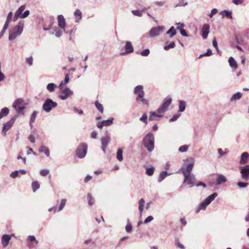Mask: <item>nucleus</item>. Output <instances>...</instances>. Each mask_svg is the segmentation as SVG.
Returning <instances> with one entry per match:
<instances>
[{
    "mask_svg": "<svg viewBox=\"0 0 249 249\" xmlns=\"http://www.w3.org/2000/svg\"><path fill=\"white\" fill-rule=\"evenodd\" d=\"M24 26V21H20L13 29L9 31L8 39L12 41L19 36L22 33Z\"/></svg>",
    "mask_w": 249,
    "mask_h": 249,
    "instance_id": "obj_1",
    "label": "nucleus"
},
{
    "mask_svg": "<svg viewBox=\"0 0 249 249\" xmlns=\"http://www.w3.org/2000/svg\"><path fill=\"white\" fill-rule=\"evenodd\" d=\"M154 135L149 132L147 133L142 140L143 146L149 152H152L154 149Z\"/></svg>",
    "mask_w": 249,
    "mask_h": 249,
    "instance_id": "obj_2",
    "label": "nucleus"
},
{
    "mask_svg": "<svg viewBox=\"0 0 249 249\" xmlns=\"http://www.w3.org/2000/svg\"><path fill=\"white\" fill-rule=\"evenodd\" d=\"M134 93L137 95L136 100L137 101H141L143 104L147 103L146 99L143 98L144 95V92L143 90V88L141 85H138L136 86L134 90Z\"/></svg>",
    "mask_w": 249,
    "mask_h": 249,
    "instance_id": "obj_3",
    "label": "nucleus"
},
{
    "mask_svg": "<svg viewBox=\"0 0 249 249\" xmlns=\"http://www.w3.org/2000/svg\"><path fill=\"white\" fill-rule=\"evenodd\" d=\"M172 99L171 97H167L163 101L161 106L157 110V112L158 114H164L167 111L168 108L171 105Z\"/></svg>",
    "mask_w": 249,
    "mask_h": 249,
    "instance_id": "obj_4",
    "label": "nucleus"
},
{
    "mask_svg": "<svg viewBox=\"0 0 249 249\" xmlns=\"http://www.w3.org/2000/svg\"><path fill=\"white\" fill-rule=\"evenodd\" d=\"M57 106L56 102L53 101V100L50 98L47 99L42 106V109L46 112L49 113L53 108H55Z\"/></svg>",
    "mask_w": 249,
    "mask_h": 249,
    "instance_id": "obj_5",
    "label": "nucleus"
},
{
    "mask_svg": "<svg viewBox=\"0 0 249 249\" xmlns=\"http://www.w3.org/2000/svg\"><path fill=\"white\" fill-rule=\"evenodd\" d=\"M12 106L18 112L22 111L25 108L24 100L21 98L16 99L13 103Z\"/></svg>",
    "mask_w": 249,
    "mask_h": 249,
    "instance_id": "obj_6",
    "label": "nucleus"
},
{
    "mask_svg": "<svg viewBox=\"0 0 249 249\" xmlns=\"http://www.w3.org/2000/svg\"><path fill=\"white\" fill-rule=\"evenodd\" d=\"M73 94V91L70 89V88L66 87L62 89L59 97L62 100H66L69 97H71Z\"/></svg>",
    "mask_w": 249,
    "mask_h": 249,
    "instance_id": "obj_7",
    "label": "nucleus"
},
{
    "mask_svg": "<svg viewBox=\"0 0 249 249\" xmlns=\"http://www.w3.org/2000/svg\"><path fill=\"white\" fill-rule=\"evenodd\" d=\"M88 150V145L85 143H82L76 150V155L79 158H83L86 155Z\"/></svg>",
    "mask_w": 249,
    "mask_h": 249,
    "instance_id": "obj_8",
    "label": "nucleus"
},
{
    "mask_svg": "<svg viewBox=\"0 0 249 249\" xmlns=\"http://www.w3.org/2000/svg\"><path fill=\"white\" fill-rule=\"evenodd\" d=\"M184 178L183 182V184L190 185L192 187L194 185L196 181V178L194 174L183 175Z\"/></svg>",
    "mask_w": 249,
    "mask_h": 249,
    "instance_id": "obj_9",
    "label": "nucleus"
},
{
    "mask_svg": "<svg viewBox=\"0 0 249 249\" xmlns=\"http://www.w3.org/2000/svg\"><path fill=\"white\" fill-rule=\"evenodd\" d=\"M164 30L163 26H159L156 27H153L149 31V35L150 37H156L160 35Z\"/></svg>",
    "mask_w": 249,
    "mask_h": 249,
    "instance_id": "obj_10",
    "label": "nucleus"
},
{
    "mask_svg": "<svg viewBox=\"0 0 249 249\" xmlns=\"http://www.w3.org/2000/svg\"><path fill=\"white\" fill-rule=\"evenodd\" d=\"M25 9V5H23L20 6L15 13H16V16H18L20 18H27L30 14V11L29 10H26L24 13H23Z\"/></svg>",
    "mask_w": 249,
    "mask_h": 249,
    "instance_id": "obj_11",
    "label": "nucleus"
},
{
    "mask_svg": "<svg viewBox=\"0 0 249 249\" xmlns=\"http://www.w3.org/2000/svg\"><path fill=\"white\" fill-rule=\"evenodd\" d=\"M239 169L242 178L246 180H248L249 179V165L240 166Z\"/></svg>",
    "mask_w": 249,
    "mask_h": 249,
    "instance_id": "obj_12",
    "label": "nucleus"
},
{
    "mask_svg": "<svg viewBox=\"0 0 249 249\" xmlns=\"http://www.w3.org/2000/svg\"><path fill=\"white\" fill-rule=\"evenodd\" d=\"M111 140L110 137L107 135L101 138L102 149L104 153H106V150L107 146Z\"/></svg>",
    "mask_w": 249,
    "mask_h": 249,
    "instance_id": "obj_13",
    "label": "nucleus"
},
{
    "mask_svg": "<svg viewBox=\"0 0 249 249\" xmlns=\"http://www.w3.org/2000/svg\"><path fill=\"white\" fill-rule=\"evenodd\" d=\"M194 166V163H191L189 164L186 168H181L178 171V173H182L183 175H190L192 174L191 172Z\"/></svg>",
    "mask_w": 249,
    "mask_h": 249,
    "instance_id": "obj_14",
    "label": "nucleus"
},
{
    "mask_svg": "<svg viewBox=\"0 0 249 249\" xmlns=\"http://www.w3.org/2000/svg\"><path fill=\"white\" fill-rule=\"evenodd\" d=\"M14 234H4L1 237V244L3 248H6L9 244L11 237Z\"/></svg>",
    "mask_w": 249,
    "mask_h": 249,
    "instance_id": "obj_15",
    "label": "nucleus"
},
{
    "mask_svg": "<svg viewBox=\"0 0 249 249\" xmlns=\"http://www.w3.org/2000/svg\"><path fill=\"white\" fill-rule=\"evenodd\" d=\"M57 18L59 26L63 30L65 33H67V32L65 31V28L66 25V21L63 16L61 15H59Z\"/></svg>",
    "mask_w": 249,
    "mask_h": 249,
    "instance_id": "obj_16",
    "label": "nucleus"
},
{
    "mask_svg": "<svg viewBox=\"0 0 249 249\" xmlns=\"http://www.w3.org/2000/svg\"><path fill=\"white\" fill-rule=\"evenodd\" d=\"M210 25L208 24H205L203 25L202 28V36L205 39L208 37L209 33Z\"/></svg>",
    "mask_w": 249,
    "mask_h": 249,
    "instance_id": "obj_17",
    "label": "nucleus"
},
{
    "mask_svg": "<svg viewBox=\"0 0 249 249\" xmlns=\"http://www.w3.org/2000/svg\"><path fill=\"white\" fill-rule=\"evenodd\" d=\"M249 158V154L247 152H243L241 156V158L239 161L240 164H245L247 162L248 158Z\"/></svg>",
    "mask_w": 249,
    "mask_h": 249,
    "instance_id": "obj_18",
    "label": "nucleus"
},
{
    "mask_svg": "<svg viewBox=\"0 0 249 249\" xmlns=\"http://www.w3.org/2000/svg\"><path fill=\"white\" fill-rule=\"evenodd\" d=\"M74 16L75 18V22H79L82 18V13L79 9H77L74 13Z\"/></svg>",
    "mask_w": 249,
    "mask_h": 249,
    "instance_id": "obj_19",
    "label": "nucleus"
},
{
    "mask_svg": "<svg viewBox=\"0 0 249 249\" xmlns=\"http://www.w3.org/2000/svg\"><path fill=\"white\" fill-rule=\"evenodd\" d=\"M227 181L226 178L224 175H219L216 179V185H219Z\"/></svg>",
    "mask_w": 249,
    "mask_h": 249,
    "instance_id": "obj_20",
    "label": "nucleus"
},
{
    "mask_svg": "<svg viewBox=\"0 0 249 249\" xmlns=\"http://www.w3.org/2000/svg\"><path fill=\"white\" fill-rule=\"evenodd\" d=\"M134 51L133 47L131 42L129 41H126L125 46V51L126 53H131Z\"/></svg>",
    "mask_w": 249,
    "mask_h": 249,
    "instance_id": "obj_21",
    "label": "nucleus"
},
{
    "mask_svg": "<svg viewBox=\"0 0 249 249\" xmlns=\"http://www.w3.org/2000/svg\"><path fill=\"white\" fill-rule=\"evenodd\" d=\"M14 122V120L13 121H10L9 122H8L5 123L3 124V126L2 131L4 132H6L8 130H9L10 128L12 127V124H13Z\"/></svg>",
    "mask_w": 249,
    "mask_h": 249,
    "instance_id": "obj_22",
    "label": "nucleus"
},
{
    "mask_svg": "<svg viewBox=\"0 0 249 249\" xmlns=\"http://www.w3.org/2000/svg\"><path fill=\"white\" fill-rule=\"evenodd\" d=\"M228 61L229 63L230 66H231V68H232V69H236L237 68V67H238L237 63L232 57H231V56L229 58Z\"/></svg>",
    "mask_w": 249,
    "mask_h": 249,
    "instance_id": "obj_23",
    "label": "nucleus"
},
{
    "mask_svg": "<svg viewBox=\"0 0 249 249\" xmlns=\"http://www.w3.org/2000/svg\"><path fill=\"white\" fill-rule=\"evenodd\" d=\"M186 103L183 100L179 101V105H178V110L179 112H182L184 111L186 108Z\"/></svg>",
    "mask_w": 249,
    "mask_h": 249,
    "instance_id": "obj_24",
    "label": "nucleus"
},
{
    "mask_svg": "<svg viewBox=\"0 0 249 249\" xmlns=\"http://www.w3.org/2000/svg\"><path fill=\"white\" fill-rule=\"evenodd\" d=\"M38 150L40 153H44L47 157H49L50 151L47 146L42 145L40 147Z\"/></svg>",
    "mask_w": 249,
    "mask_h": 249,
    "instance_id": "obj_25",
    "label": "nucleus"
},
{
    "mask_svg": "<svg viewBox=\"0 0 249 249\" xmlns=\"http://www.w3.org/2000/svg\"><path fill=\"white\" fill-rule=\"evenodd\" d=\"M166 34L169 35L170 38L173 37L174 36L177 34V32L174 26H172L166 32Z\"/></svg>",
    "mask_w": 249,
    "mask_h": 249,
    "instance_id": "obj_26",
    "label": "nucleus"
},
{
    "mask_svg": "<svg viewBox=\"0 0 249 249\" xmlns=\"http://www.w3.org/2000/svg\"><path fill=\"white\" fill-rule=\"evenodd\" d=\"M242 96V93L240 92H237L234 93L231 98L230 101L233 102L240 99Z\"/></svg>",
    "mask_w": 249,
    "mask_h": 249,
    "instance_id": "obj_27",
    "label": "nucleus"
},
{
    "mask_svg": "<svg viewBox=\"0 0 249 249\" xmlns=\"http://www.w3.org/2000/svg\"><path fill=\"white\" fill-rule=\"evenodd\" d=\"M209 205V204L206 202L205 200H204L203 202H202L200 204L198 208V209L196 211V212L198 213L200 210H204L206 209L207 206Z\"/></svg>",
    "mask_w": 249,
    "mask_h": 249,
    "instance_id": "obj_28",
    "label": "nucleus"
},
{
    "mask_svg": "<svg viewBox=\"0 0 249 249\" xmlns=\"http://www.w3.org/2000/svg\"><path fill=\"white\" fill-rule=\"evenodd\" d=\"M170 175V174H168L167 171H163L161 172L158 178V181L159 182H161L167 176Z\"/></svg>",
    "mask_w": 249,
    "mask_h": 249,
    "instance_id": "obj_29",
    "label": "nucleus"
},
{
    "mask_svg": "<svg viewBox=\"0 0 249 249\" xmlns=\"http://www.w3.org/2000/svg\"><path fill=\"white\" fill-rule=\"evenodd\" d=\"M217 196L218 194L217 193H214L207 197L205 200L210 204L211 202L213 201Z\"/></svg>",
    "mask_w": 249,
    "mask_h": 249,
    "instance_id": "obj_30",
    "label": "nucleus"
},
{
    "mask_svg": "<svg viewBox=\"0 0 249 249\" xmlns=\"http://www.w3.org/2000/svg\"><path fill=\"white\" fill-rule=\"evenodd\" d=\"M139 210L140 211V213L141 215H142V213L143 210V207L145 204V201L143 198H141L139 202Z\"/></svg>",
    "mask_w": 249,
    "mask_h": 249,
    "instance_id": "obj_31",
    "label": "nucleus"
},
{
    "mask_svg": "<svg viewBox=\"0 0 249 249\" xmlns=\"http://www.w3.org/2000/svg\"><path fill=\"white\" fill-rule=\"evenodd\" d=\"M165 44L166 45L163 47L165 51H168L170 49L174 48L176 46L174 42H171L169 44H168V42H166Z\"/></svg>",
    "mask_w": 249,
    "mask_h": 249,
    "instance_id": "obj_32",
    "label": "nucleus"
},
{
    "mask_svg": "<svg viewBox=\"0 0 249 249\" xmlns=\"http://www.w3.org/2000/svg\"><path fill=\"white\" fill-rule=\"evenodd\" d=\"M40 187V184L37 181H34L32 183L33 191L36 192Z\"/></svg>",
    "mask_w": 249,
    "mask_h": 249,
    "instance_id": "obj_33",
    "label": "nucleus"
},
{
    "mask_svg": "<svg viewBox=\"0 0 249 249\" xmlns=\"http://www.w3.org/2000/svg\"><path fill=\"white\" fill-rule=\"evenodd\" d=\"M37 114V112L34 111L33 112V113L31 116V118L30 119V125L31 127H33L32 124L35 122Z\"/></svg>",
    "mask_w": 249,
    "mask_h": 249,
    "instance_id": "obj_34",
    "label": "nucleus"
},
{
    "mask_svg": "<svg viewBox=\"0 0 249 249\" xmlns=\"http://www.w3.org/2000/svg\"><path fill=\"white\" fill-rule=\"evenodd\" d=\"M150 114L149 120H153V117H161L163 116V114H158L157 110L155 112L150 111Z\"/></svg>",
    "mask_w": 249,
    "mask_h": 249,
    "instance_id": "obj_35",
    "label": "nucleus"
},
{
    "mask_svg": "<svg viewBox=\"0 0 249 249\" xmlns=\"http://www.w3.org/2000/svg\"><path fill=\"white\" fill-rule=\"evenodd\" d=\"M57 87L56 85L54 83H49L47 86L46 89H47L51 92H52L54 91V89Z\"/></svg>",
    "mask_w": 249,
    "mask_h": 249,
    "instance_id": "obj_36",
    "label": "nucleus"
},
{
    "mask_svg": "<svg viewBox=\"0 0 249 249\" xmlns=\"http://www.w3.org/2000/svg\"><path fill=\"white\" fill-rule=\"evenodd\" d=\"M116 158L117 160L121 161L123 160V150L122 149H119L117 151Z\"/></svg>",
    "mask_w": 249,
    "mask_h": 249,
    "instance_id": "obj_37",
    "label": "nucleus"
},
{
    "mask_svg": "<svg viewBox=\"0 0 249 249\" xmlns=\"http://www.w3.org/2000/svg\"><path fill=\"white\" fill-rule=\"evenodd\" d=\"M220 14L222 15L223 16V17H227L229 18H232V15H231V12L230 11L226 10L221 11L220 12Z\"/></svg>",
    "mask_w": 249,
    "mask_h": 249,
    "instance_id": "obj_38",
    "label": "nucleus"
},
{
    "mask_svg": "<svg viewBox=\"0 0 249 249\" xmlns=\"http://www.w3.org/2000/svg\"><path fill=\"white\" fill-rule=\"evenodd\" d=\"M9 112V110L7 107H4L1 109L0 112V116H1V117H4L8 114Z\"/></svg>",
    "mask_w": 249,
    "mask_h": 249,
    "instance_id": "obj_39",
    "label": "nucleus"
},
{
    "mask_svg": "<svg viewBox=\"0 0 249 249\" xmlns=\"http://www.w3.org/2000/svg\"><path fill=\"white\" fill-rule=\"evenodd\" d=\"M114 118L112 117L109 118L108 119L103 121L105 126H109L113 124Z\"/></svg>",
    "mask_w": 249,
    "mask_h": 249,
    "instance_id": "obj_40",
    "label": "nucleus"
},
{
    "mask_svg": "<svg viewBox=\"0 0 249 249\" xmlns=\"http://www.w3.org/2000/svg\"><path fill=\"white\" fill-rule=\"evenodd\" d=\"M155 168L153 167L150 168H146V174L149 176L153 175Z\"/></svg>",
    "mask_w": 249,
    "mask_h": 249,
    "instance_id": "obj_41",
    "label": "nucleus"
},
{
    "mask_svg": "<svg viewBox=\"0 0 249 249\" xmlns=\"http://www.w3.org/2000/svg\"><path fill=\"white\" fill-rule=\"evenodd\" d=\"M95 105L97 109L101 113H103L104 111V107L103 105L98 101L95 102Z\"/></svg>",
    "mask_w": 249,
    "mask_h": 249,
    "instance_id": "obj_42",
    "label": "nucleus"
},
{
    "mask_svg": "<svg viewBox=\"0 0 249 249\" xmlns=\"http://www.w3.org/2000/svg\"><path fill=\"white\" fill-rule=\"evenodd\" d=\"M66 200H67L66 199H62L61 200V203H60V205L58 207V212H60L63 210V209L64 208V207L65 206Z\"/></svg>",
    "mask_w": 249,
    "mask_h": 249,
    "instance_id": "obj_43",
    "label": "nucleus"
},
{
    "mask_svg": "<svg viewBox=\"0 0 249 249\" xmlns=\"http://www.w3.org/2000/svg\"><path fill=\"white\" fill-rule=\"evenodd\" d=\"M70 80V78H69V73H67L65 75V80H64V81H62L59 85V86L58 87V88H60V87L64 84H67L69 81Z\"/></svg>",
    "mask_w": 249,
    "mask_h": 249,
    "instance_id": "obj_44",
    "label": "nucleus"
},
{
    "mask_svg": "<svg viewBox=\"0 0 249 249\" xmlns=\"http://www.w3.org/2000/svg\"><path fill=\"white\" fill-rule=\"evenodd\" d=\"M87 198L89 205L90 206L94 204V200L91 196V195L89 193H88L87 195Z\"/></svg>",
    "mask_w": 249,
    "mask_h": 249,
    "instance_id": "obj_45",
    "label": "nucleus"
},
{
    "mask_svg": "<svg viewBox=\"0 0 249 249\" xmlns=\"http://www.w3.org/2000/svg\"><path fill=\"white\" fill-rule=\"evenodd\" d=\"M188 4V2L186 0H180L179 2L177 4L176 7H180L186 6Z\"/></svg>",
    "mask_w": 249,
    "mask_h": 249,
    "instance_id": "obj_46",
    "label": "nucleus"
},
{
    "mask_svg": "<svg viewBox=\"0 0 249 249\" xmlns=\"http://www.w3.org/2000/svg\"><path fill=\"white\" fill-rule=\"evenodd\" d=\"M189 146L187 145H184L182 146H181L179 149L178 151L180 152L183 153L186 152L188 149Z\"/></svg>",
    "mask_w": 249,
    "mask_h": 249,
    "instance_id": "obj_47",
    "label": "nucleus"
},
{
    "mask_svg": "<svg viewBox=\"0 0 249 249\" xmlns=\"http://www.w3.org/2000/svg\"><path fill=\"white\" fill-rule=\"evenodd\" d=\"M132 13L136 16L141 17L142 16V11L139 10H132Z\"/></svg>",
    "mask_w": 249,
    "mask_h": 249,
    "instance_id": "obj_48",
    "label": "nucleus"
},
{
    "mask_svg": "<svg viewBox=\"0 0 249 249\" xmlns=\"http://www.w3.org/2000/svg\"><path fill=\"white\" fill-rule=\"evenodd\" d=\"M49 174V170L48 169H43L40 171V174L41 176L45 177Z\"/></svg>",
    "mask_w": 249,
    "mask_h": 249,
    "instance_id": "obj_49",
    "label": "nucleus"
},
{
    "mask_svg": "<svg viewBox=\"0 0 249 249\" xmlns=\"http://www.w3.org/2000/svg\"><path fill=\"white\" fill-rule=\"evenodd\" d=\"M28 239L30 242H35L36 244H37L38 243V241L36 239L35 236L34 235H29Z\"/></svg>",
    "mask_w": 249,
    "mask_h": 249,
    "instance_id": "obj_50",
    "label": "nucleus"
},
{
    "mask_svg": "<svg viewBox=\"0 0 249 249\" xmlns=\"http://www.w3.org/2000/svg\"><path fill=\"white\" fill-rule=\"evenodd\" d=\"M140 120L146 124H147V116L145 114H143Z\"/></svg>",
    "mask_w": 249,
    "mask_h": 249,
    "instance_id": "obj_51",
    "label": "nucleus"
},
{
    "mask_svg": "<svg viewBox=\"0 0 249 249\" xmlns=\"http://www.w3.org/2000/svg\"><path fill=\"white\" fill-rule=\"evenodd\" d=\"M175 245L181 249H184L185 247L183 244L180 243L178 239H177L175 242Z\"/></svg>",
    "mask_w": 249,
    "mask_h": 249,
    "instance_id": "obj_52",
    "label": "nucleus"
},
{
    "mask_svg": "<svg viewBox=\"0 0 249 249\" xmlns=\"http://www.w3.org/2000/svg\"><path fill=\"white\" fill-rule=\"evenodd\" d=\"M54 35L56 37H59L62 36V33L59 29H54Z\"/></svg>",
    "mask_w": 249,
    "mask_h": 249,
    "instance_id": "obj_53",
    "label": "nucleus"
},
{
    "mask_svg": "<svg viewBox=\"0 0 249 249\" xmlns=\"http://www.w3.org/2000/svg\"><path fill=\"white\" fill-rule=\"evenodd\" d=\"M150 51L148 49H145L141 52V54L144 56H147L149 55Z\"/></svg>",
    "mask_w": 249,
    "mask_h": 249,
    "instance_id": "obj_54",
    "label": "nucleus"
},
{
    "mask_svg": "<svg viewBox=\"0 0 249 249\" xmlns=\"http://www.w3.org/2000/svg\"><path fill=\"white\" fill-rule=\"evenodd\" d=\"M180 115L179 114H176L174 115L173 116V117L169 120V122H171L176 121V120H177L178 119V118L180 117Z\"/></svg>",
    "mask_w": 249,
    "mask_h": 249,
    "instance_id": "obj_55",
    "label": "nucleus"
},
{
    "mask_svg": "<svg viewBox=\"0 0 249 249\" xmlns=\"http://www.w3.org/2000/svg\"><path fill=\"white\" fill-rule=\"evenodd\" d=\"M248 185V183L246 182H238L237 183V185L240 188H245Z\"/></svg>",
    "mask_w": 249,
    "mask_h": 249,
    "instance_id": "obj_56",
    "label": "nucleus"
},
{
    "mask_svg": "<svg viewBox=\"0 0 249 249\" xmlns=\"http://www.w3.org/2000/svg\"><path fill=\"white\" fill-rule=\"evenodd\" d=\"M33 61V58L32 56H30L29 57H27L26 59V62L28 63L30 66L32 65Z\"/></svg>",
    "mask_w": 249,
    "mask_h": 249,
    "instance_id": "obj_57",
    "label": "nucleus"
},
{
    "mask_svg": "<svg viewBox=\"0 0 249 249\" xmlns=\"http://www.w3.org/2000/svg\"><path fill=\"white\" fill-rule=\"evenodd\" d=\"M153 220V217L152 216H148L144 221V224H147L148 223L150 222Z\"/></svg>",
    "mask_w": 249,
    "mask_h": 249,
    "instance_id": "obj_58",
    "label": "nucleus"
},
{
    "mask_svg": "<svg viewBox=\"0 0 249 249\" xmlns=\"http://www.w3.org/2000/svg\"><path fill=\"white\" fill-rule=\"evenodd\" d=\"M18 175V171H15L14 172H12L10 174V177L12 178H17Z\"/></svg>",
    "mask_w": 249,
    "mask_h": 249,
    "instance_id": "obj_59",
    "label": "nucleus"
},
{
    "mask_svg": "<svg viewBox=\"0 0 249 249\" xmlns=\"http://www.w3.org/2000/svg\"><path fill=\"white\" fill-rule=\"evenodd\" d=\"M218 12V10L216 8H213L211 10V13L209 14V16L212 18L214 15L216 14Z\"/></svg>",
    "mask_w": 249,
    "mask_h": 249,
    "instance_id": "obj_60",
    "label": "nucleus"
},
{
    "mask_svg": "<svg viewBox=\"0 0 249 249\" xmlns=\"http://www.w3.org/2000/svg\"><path fill=\"white\" fill-rule=\"evenodd\" d=\"M176 24L177 25V29L178 30H182V28L185 26V24L184 23H177Z\"/></svg>",
    "mask_w": 249,
    "mask_h": 249,
    "instance_id": "obj_61",
    "label": "nucleus"
},
{
    "mask_svg": "<svg viewBox=\"0 0 249 249\" xmlns=\"http://www.w3.org/2000/svg\"><path fill=\"white\" fill-rule=\"evenodd\" d=\"M243 2L244 0H232V2L235 5L241 4Z\"/></svg>",
    "mask_w": 249,
    "mask_h": 249,
    "instance_id": "obj_62",
    "label": "nucleus"
},
{
    "mask_svg": "<svg viewBox=\"0 0 249 249\" xmlns=\"http://www.w3.org/2000/svg\"><path fill=\"white\" fill-rule=\"evenodd\" d=\"M213 45L216 50H218L217 40L215 37L213 40Z\"/></svg>",
    "mask_w": 249,
    "mask_h": 249,
    "instance_id": "obj_63",
    "label": "nucleus"
},
{
    "mask_svg": "<svg viewBox=\"0 0 249 249\" xmlns=\"http://www.w3.org/2000/svg\"><path fill=\"white\" fill-rule=\"evenodd\" d=\"M125 230L127 232H129L132 230V226L131 224H127L125 226Z\"/></svg>",
    "mask_w": 249,
    "mask_h": 249,
    "instance_id": "obj_64",
    "label": "nucleus"
}]
</instances>
